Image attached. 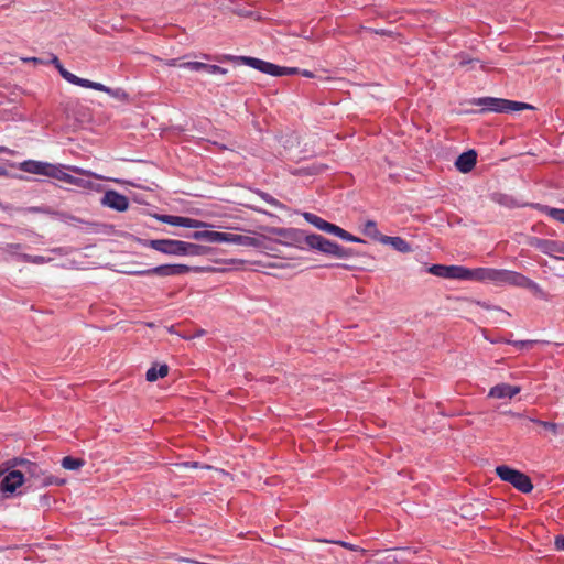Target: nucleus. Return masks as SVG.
Listing matches in <instances>:
<instances>
[{
	"instance_id": "obj_1",
	"label": "nucleus",
	"mask_w": 564,
	"mask_h": 564,
	"mask_svg": "<svg viewBox=\"0 0 564 564\" xmlns=\"http://www.w3.org/2000/svg\"><path fill=\"white\" fill-rule=\"evenodd\" d=\"M270 234L280 236L288 240V243L300 245L305 243L310 249L317 250L324 254L333 256L338 259H348L356 257L358 253L351 248H345L333 242L325 237L316 234L304 235L303 231L285 228H269Z\"/></svg>"
},
{
	"instance_id": "obj_2",
	"label": "nucleus",
	"mask_w": 564,
	"mask_h": 564,
	"mask_svg": "<svg viewBox=\"0 0 564 564\" xmlns=\"http://www.w3.org/2000/svg\"><path fill=\"white\" fill-rule=\"evenodd\" d=\"M195 240H204L210 243H231L243 247H259V239L250 236L231 234V232H221V231H213V230H200L195 231L189 236Z\"/></svg>"
},
{
	"instance_id": "obj_3",
	"label": "nucleus",
	"mask_w": 564,
	"mask_h": 564,
	"mask_svg": "<svg viewBox=\"0 0 564 564\" xmlns=\"http://www.w3.org/2000/svg\"><path fill=\"white\" fill-rule=\"evenodd\" d=\"M7 470L14 467H21L22 473L24 474V478H33L35 480H40L41 486H50V485H63L65 481L53 476H45L41 467L28 459L24 458H12L6 462Z\"/></svg>"
},
{
	"instance_id": "obj_4",
	"label": "nucleus",
	"mask_w": 564,
	"mask_h": 564,
	"mask_svg": "<svg viewBox=\"0 0 564 564\" xmlns=\"http://www.w3.org/2000/svg\"><path fill=\"white\" fill-rule=\"evenodd\" d=\"M496 474L501 480L511 484L523 494H529L533 490V484L529 476L507 465L496 467Z\"/></svg>"
},
{
	"instance_id": "obj_5",
	"label": "nucleus",
	"mask_w": 564,
	"mask_h": 564,
	"mask_svg": "<svg viewBox=\"0 0 564 564\" xmlns=\"http://www.w3.org/2000/svg\"><path fill=\"white\" fill-rule=\"evenodd\" d=\"M189 271L194 272H213L214 268H191L185 264H162L155 268L140 270L132 272L135 275H158V276H173L188 273Z\"/></svg>"
},
{
	"instance_id": "obj_6",
	"label": "nucleus",
	"mask_w": 564,
	"mask_h": 564,
	"mask_svg": "<svg viewBox=\"0 0 564 564\" xmlns=\"http://www.w3.org/2000/svg\"><path fill=\"white\" fill-rule=\"evenodd\" d=\"M475 105L484 106V110H490L495 112H513L524 109H530L532 106L525 102L512 101L502 98L484 97L478 98L474 101Z\"/></svg>"
},
{
	"instance_id": "obj_7",
	"label": "nucleus",
	"mask_w": 564,
	"mask_h": 564,
	"mask_svg": "<svg viewBox=\"0 0 564 564\" xmlns=\"http://www.w3.org/2000/svg\"><path fill=\"white\" fill-rule=\"evenodd\" d=\"M501 285H512L518 288H523L532 291L536 295H542V289L538 283L523 275L522 273L505 270L501 271L500 278V286Z\"/></svg>"
},
{
	"instance_id": "obj_8",
	"label": "nucleus",
	"mask_w": 564,
	"mask_h": 564,
	"mask_svg": "<svg viewBox=\"0 0 564 564\" xmlns=\"http://www.w3.org/2000/svg\"><path fill=\"white\" fill-rule=\"evenodd\" d=\"M528 245L532 248L538 249L542 253L550 256V257H553L556 259H564L563 257L558 256V254L564 256V242L563 241L531 237L528 240Z\"/></svg>"
},
{
	"instance_id": "obj_9",
	"label": "nucleus",
	"mask_w": 564,
	"mask_h": 564,
	"mask_svg": "<svg viewBox=\"0 0 564 564\" xmlns=\"http://www.w3.org/2000/svg\"><path fill=\"white\" fill-rule=\"evenodd\" d=\"M67 170L72 171L73 173H75L79 176H74V175L67 173L64 183L76 186L82 189H90L94 187V183L90 180V177H95L98 180L101 178L97 174L91 173L87 170L77 167V166H68Z\"/></svg>"
},
{
	"instance_id": "obj_10",
	"label": "nucleus",
	"mask_w": 564,
	"mask_h": 564,
	"mask_svg": "<svg viewBox=\"0 0 564 564\" xmlns=\"http://www.w3.org/2000/svg\"><path fill=\"white\" fill-rule=\"evenodd\" d=\"M143 246L165 254L182 256L183 241L173 239H152L145 240Z\"/></svg>"
},
{
	"instance_id": "obj_11",
	"label": "nucleus",
	"mask_w": 564,
	"mask_h": 564,
	"mask_svg": "<svg viewBox=\"0 0 564 564\" xmlns=\"http://www.w3.org/2000/svg\"><path fill=\"white\" fill-rule=\"evenodd\" d=\"M226 59L228 61H238L243 65L250 66L254 69H258L264 74H269L271 76H274L276 74L275 72L279 69V65H275L270 62H265L256 57L250 56H226Z\"/></svg>"
},
{
	"instance_id": "obj_12",
	"label": "nucleus",
	"mask_w": 564,
	"mask_h": 564,
	"mask_svg": "<svg viewBox=\"0 0 564 564\" xmlns=\"http://www.w3.org/2000/svg\"><path fill=\"white\" fill-rule=\"evenodd\" d=\"M3 471H0V477ZM24 482V474L21 470H11L0 479V490L13 494Z\"/></svg>"
},
{
	"instance_id": "obj_13",
	"label": "nucleus",
	"mask_w": 564,
	"mask_h": 564,
	"mask_svg": "<svg viewBox=\"0 0 564 564\" xmlns=\"http://www.w3.org/2000/svg\"><path fill=\"white\" fill-rule=\"evenodd\" d=\"M158 219L171 226H178L185 228H204L208 226V224L204 221L183 216L161 215L158 216Z\"/></svg>"
},
{
	"instance_id": "obj_14",
	"label": "nucleus",
	"mask_w": 564,
	"mask_h": 564,
	"mask_svg": "<svg viewBox=\"0 0 564 564\" xmlns=\"http://www.w3.org/2000/svg\"><path fill=\"white\" fill-rule=\"evenodd\" d=\"M101 203L102 205L112 208L117 212H124L129 207L128 197L112 189L107 191L104 194Z\"/></svg>"
},
{
	"instance_id": "obj_15",
	"label": "nucleus",
	"mask_w": 564,
	"mask_h": 564,
	"mask_svg": "<svg viewBox=\"0 0 564 564\" xmlns=\"http://www.w3.org/2000/svg\"><path fill=\"white\" fill-rule=\"evenodd\" d=\"M501 271H502V269L476 268V269H473L471 281L491 282L495 285L500 286Z\"/></svg>"
},
{
	"instance_id": "obj_16",
	"label": "nucleus",
	"mask_w": 564,
	"mask_h": 564,
	"mask_svg": "<svg viewBox=\"0 0 564 564\" xmlns=\"http://www.w3.org/2000/svg\"><path fill=\"white\" fill-rule=\"evenodd\" d=\"M64 79L73 85H76V86H80L84 88H90V89H95L98 91H104V93L112 95L111 88L105 86L104 84L97 83V82H91V80L85 79V78H80L73 73L64 74Z\"/></svg>"
},
{
	"instance_id": "obj_17",
	"label": "nucleus",
	"mask_w": 564,
	"mask_h": 564,
	"mask_svg": "<svg viewBox=\"0 0 564 564\" xmlns=\"http://www.w3.org/2000/svg\"><path fill=\"white\" fill-rule=\"evenodd\" d=\"M477 162V153L475 150L463 152L456 160L455 166L462 173L470 172Z\"/></svg>"
},
{
	"instance_id": "obj_18",
	"label": "nucleus",
	"mask_w": 564,
	"mask_h": 564,
	"mask_svg": "<svg viewBox=\"0 0 564 564\" xmlns=\"http://www.w3.org/2000/svg\"><path fill=\"white\" fill-rule=\"evenodd\" d=\"M303 217L305 218V220L307 223L312 224L317 229L325 231L327 234L334 235V236L336 235V231L338 230V227H339L335 224L324 220L319 216L312 214V213H304Z\"/></svg>"
},
{
	"instance_id": "obj_19",
	"label": "nucleus",
	"mask_w": 564,
	"mask_h": 564,
	"mask_svg": "<svg viewBox=\"0 0 564 564\" xmlns=\"http://www.w3.org/2000/svg\"><path fill=\"white\" fill-rule=\"evenodd\" d=\"M520 391H521V388L519 386H511L508 383H499L490 389L489 397L496 398V399H502V398L511 399L516 394H518Z\"/></svg>"
},
{
	"instance_id": "obj_20",
	"label": "nucleus",
	"mask_w": 564,
	"mask_h": 564,
	"mask_svg": "<svg viewBox=\"0 0 564 564\" xmlns=\"http://www.w3.org/2000/svg\"><path fill=\"white\" fill-rule=\"evenodd\" d=\"M512 417L514 419H519V420H522L523 422H532L539 426H541L542 429L546 430L547 432H550L552 435H557L560 433V430H561V425L556 424V423H553V422H546V421H541V420H538V419H534V417H530V416H524L523 414L521 413H514V412H510L509 413Z\"/></svg>"
},
{
	"instance_id": "obj_21",
	"label": "nucleus",
	"mask_w": 564,
	"mask_h": 564,
	"mask_svg": "<svg viewBox=\"0 0 564 564\" xmlns=\"http://www.w3.org/2000/svg\"><path fill=\"white\" fill-rule=\"evenodd\" d=\"M48 164L47 162L26 160L20 164V170L26 173L46 176Z\"/></svg>"
},
{
	"instance_id": "obj_22",
	"label": "nucleus",
	"mask_w": 564,
	"mask_h": 564,
	"mask_svg": "<svg viewBox=\"0 0 564 564\" xmlns=\"http://www.w3.org/2000/svg\"><path fill=\"white\" fill-rule=\"evenodd\" d=\"M380 242L383 245H389L394 250L402 253H409L412 251L410 243L401 237L381 236Z\"/></svg>"
},
{
	"instance_id": "obj_23",
	"label": "nucleus",
	"mask_w": 564,
	"mask_h": 564,
	"mask_svg": "<svg viewBox=\"0 0 564 564\" xmlns=\"http://www.w3.org/2000/svg\"><path fill=\"white\" fill-rule=\"evenodd\" d=\"M473 269H468L462 265H449L448 278L451 280L471 281Z\"/></svg>"
},
{
	"instance_id": "obj_24",
	"label": "nucleus",
	"mask_w": 564,
	"mask_h": 564,
	"mask_svg": "<svg viewBox=\"0 0 564 564\" xmlns=\"http://www.w3.org/2000/svg\"><path fill=\"white\" fill-rule=\"evenodd\" d=\"M209 251L208 247L183 241L182 256H206Z\"/></svg>"
},
{
	"instance_id": "obj_25",
	"label": "nucleus",
	"mask_w": 564,
	"mask_h": 564,
	"mask_svg": "<svg viewBox=\"0 0 564 564\" xmlns=\"http://www.w3.org/2000/svg\"><path fill=\"white\" fill-rule=\"evenodd\" d=\"M169 373V366L166 364L160 365L156 367V365L152 366L145 375V378L148 381L153 382L156 381L159 378H164Z\"/></svg>"
},
{
	"instance_id": "obj_26",
	"label": "nucleus",
	"mask_w": 564,
	"mask_h": 564,
	"mask_svg": "<svg viewBox=\"0 0 564 564\" xmlns=\"http://www.w3.org/2000/svg\"><path fill=\"white\" fill-rule=\"evenodd\" d=\"M67 172H65V166L48 164L46 176L64 182L66 178Z\"/></svg>"
},
{
	"instance_id": "obj_27",
	"label": "nucleus",
	"mask_w": 564,
	"mask_h": 564,
	"mask_svg": "<svg viewBox=\"0 0 564 564\" xmlns=\"http://www.w3.org/2000/svg\"><path fill=\"white\" fill-rule=\"evenodd\" d=\"M85 465V462L80 458H74L72 456H65L62 459V467L67 470H77Z\"/></svg>"
},
{
	"instance_id": "obj_28",
	"label": "nucleus",
	"mask_w": 564,
	"mask_h": 564,
	"mask_svg": "<svg viewBox=\"0 0 564 564\" xmlns=\"http://www.w3.org/2000/svg\"><path fill=\"white\" fill-rule=\"evenodd\" d=\"M362 232L372 239H378L379 241H380V237L382 236V235H380V232L377 228V224L373 220H367L365 223Z\"/></svg>"
},
{
	"instance_id": "obj_29",
	"label": "nucleus",
	"mask_w": 564,
	"mask_h": 564,
	"mask_svg": "<svg viewBox=\"0 0 564 564\" xmlns=\"http://www.w3.org/2000/svg\"><path fill=\"white\" fill-rule=\"evenodd\" d=\"M448 267L449 265H444V264H433L429 268L427 271L435 276L447 279L448 278Z\"/></svg>"
},
{
	"instance_id": "obj_30",
	"label": "nucleus",
	"mask_w": 564,
	"mask_h": 564,
	"mask_svg": "<svg viewBox=\"0 0 564 564\" xmlns=\"http://www.w3.org/2000/svg\"><path fill=\"white\" fill-rule=\"evenodd\" d=\"M22 261L28 263H34V264H43L48 262L50 259L43 257V256H31L26 253H22L19 256Z\"/></svg>"
},
{
	"instance_id": "obj_31",
	"label": "nucleus",
	"mask_w": 564,
	"mask_h": 564,
	"mask_svg": "<svg viewBox=\"0 0 564 564\" xmlns=\"http://www.w3.org/2000/svg\"><path fill=\"white\" fill-rule=\"evenodd\" d=\"M335 236L341 238L343 240L350 241V242H364V240H361L358 237L352 236L351 234H349L348 231L344 230L340 227H338V230L336 231Z\"/></svg>"
},
{
	"instance_id": "obj_32",
	"label": "nucleus",
	"mask_w": 564,
	"mask_h": 564,
	"mask_svg": "<svg viewBox=\"0 0 564 564\" xmlns=\"http://www.w3.org/2000/svg\"><path fill=\"white\" fill-rule=\"evenodd\" d=\"M181 67L194 70V72H199L203 69L206 70L207 64L202 63V62H183Z\"/></svg>"
},
{
	"instance_id": "obj_33",
	"label": "nucleus",
	"mask_w": 564,
	"mask_h": 564,
	"mask_svg": "<svg viewBox=\"0 0 564 564\" xmlns=\"http://www.w3.org/2000/svg\"><path fill=\"white\" fill-rule=\"evenodd\" d=\"M259 196L264 200L267 202L269 205L273 206V207H276V208H283L284 205L282 203H280L278 199H275L273 196H271L270 194L268 193H264V192H259L258 193Z\"/></svg>"
},
{
	"instance_id": "obj_34",
	"label": "nucleus",
	"mask_w": 564,
	"mask_h": 564,
	"mask_svg": "<svg viewBox=\"0 0 564 564\" xmlns=\"http://www.w3.org/2000/svg\"><path fill=\"white\" fill-rule=\"evenodd\" d=\"M546 214L553 219L564 224V209L546 207Z\"/></svg>"
},
{
	"instance_id": "obj_35",
	"label": "nucleus",
	"mask_w": 564,
	"mask_h": 564,
	"mask_svg": "<svg viewBox=\"0 0 564 564\" xmlns=\"http://www.w3.org/2000/svg\"><path fill=\"white\" fill-rule=\"evenodd\" d=\"M274 76H285V75H295L300 73V69L296 67H282L279 66V69L275 72Z\"/></svg>"
},
{
	"instance_id": "obj_36",
	"label": "nucleus",
	"mask_w": 564,
	"mask_h": 564,
	"mask_svg": "<svg viewBox=\"0 0 564 564\" xmlns=\"http://www.w3.org/2000/svg\"><path fill=\"white\" fill-rule=\"evenodd\" d=\"M332 542L335 543V544H338V545H340V546H343V547H345L347 550H350V551H359L361 553L366 552V550L360 549L357 545L348 543V542H345V541H332Z\"/></svg>"
},
{
	"instance_id": "obj_37",
	"label": "nucleus",
	"mask_w": 564,
	"mask_h": 564,
	"mask_svg": "<svg viewBox=\"0 0 564 564\" xmlns=\"http://www.w3.org/2000/svg\"><path fill=\"white\" fill-rule=\"evenodd\" d=\"M206 70L209 74H221V75H225L228 72L226 68H223V67H220L218 65H210V64H207Z\"/></svg>"
},
{
	"instance_id": "obj_38",
	"label": "nucleus",
	"mask_w": 564,
	"mask_h": 564,
	"mask_svg": "<svg viewBox=\"0 0 564 564\" xmlns=\"http://www.w3.org/2000/svg\"><path fill=\"white\" fill-rule=\"evenodd\" d=\"M54 66L57 68V70L59 72L61 76L64 78V74L66 73H69L66 68H64V66L62 65V63L59 62L58 57L57 56H53L52 61H51Z\"/></svg>"
},
{
	"instance_id": "obj_39",
	"label": "nucleus",
	"mask_w": 564,
	"mask_h": 564,
	"mask_svg": "<svg viewBox=\"0 0 564 564\" xmlns=\"http://www.w3.org/2000/svg\"><path fill=\"white\" fill-rule=\"evenodd\" d=\"M510 344L514 345L518 348H529L532 347L535 343L534 340H517V341H509Z\"/></svg>"
},
{
	"instance_id": "obj_40",
	"label": "nucleus",
	"mask_w": 564,
	"mask_h": 564,
	"mask_svg": "<svg viewBox=\"0 0 564 564\" xmlns=\"http://www.w3.org/2000/svg\"><path fill=\"white\" fill-rule=\"evenodd\" d=\"M21 248L22 246L20 243H7L4 246V251L13 254L17 253Z\"/></svg>"
},
{
	"instance_id": "obj_41",
	"label": "nucleus",
	"mask_w": 564,
	"mask_h": 564,
	"mask_svg": "<svg viewBox=\"0 0 564 564\" xmlns=\"http://www.w3.org/2000/svg\"><path fill=\"white\" fill-rule=\"evenodd\" d=\"M554 544H555L556 550H560V551L564 550V536H562V535L556 536Z\"/></svg>"
},
{
	"instance_id": "obj_42",
	"label": "nucleus",
	"mask_w": 564,
	"mask_h": 564,
	"mask_svg": "<svg viewBox=\"0 0 564 564\" xmlns=\"http://www.w3.org/2000/svg\"><path fill=\"white\" fill-rule=\"evenodd\" d=\"M183 63L180 62V58H172L165 62V65L170 67H181Z\"/></svg>"
},
{
	"instance_id": "obj_43",
	"label": "nucleus",
	"mask_w": 564,
	"mask_h": 564,
	"mask_svg": "<svg viewBox=\"0 0 564 564\" xmlns=\"http://www.w3.org/2000/svg\"><path fill=\"white\" fill-rule=\"evenodd\" d=\"M299 74H301L304 77H308V78L314 77V74L312 72L307 70V69H303V70L300 69Z\"/></svg>"
},
{
	"instance_id": "obj_44",
	"label": "nucleus",
	"mask_w": 564,
	"mask_h": 564,
	"mask_svg": "<svg viewBox=\"0 0 564 564\" xmlns=\"http://www.w3.org/2000/svg\"><path fill=\"white\" fill-rule=\"evenodd\" d=\"M473 62H477V63H479V61H478V59L474 61V59H465V58H462V59H460V62H459V65H460V66H466L467 64H470V63H473Z\"/></svg>"
},
{
	"instance_id": "obj_45",
	"label": "nucleus",
	"mask_w": 564,
	"mask_h": 564,
	"mask_svg": "<svg viewBox=\"0 0 564 564\" xmlns=\"http://www.w3.org/2000/svg\"><path fill=\"white\" fill-rule=\"evenodd\" d=\"M183 466L184 467H195L196 468L198 466V464L196 462H194V463L186 462V463L183 464Z\"/></svg>"
},
{
	"instance_id": "obj_46",
	"label": "nucleus",
	"mask_w": 564,
	"mask_h": 564,
	"mask_svg": "<svg viewBox=\"0 0 564 564\" xmlns=\"http://www.w3.org/2000/svg\"><path fill=\"white\" fill-rule=\"evenodd\" d=\"M7 171L4 167L0 166V176L6 175Z\"/></svg>"
},
{
	"instance_id": "obj_47",
	"label": "nucleus",
	"mask_w": 564,
	"mask_h": 564,
	"mask_svg": "<svg viewBox=\"0 0 564 564\" xmlns=\"http://www.w3.org/2000/svg\"><path fill=\"white\" fill-rule=\"evenodd\" d=\"M29 61H31L32 63H39V62H40V59H39V58H36V57H32V58H30Z\"/></svg>"
},
{
	"instance_id": "obj_48",
	"label": "nucleus",
	"mask_w": 564,
	"mask_h": 564,
	"mask_svg": "<svg viewBox=\"0 0 564 564\" xmlns=\"http://www.w3.org/2000/svg\"><path fill=\"white\" fill-rule=\"evenodd\" d=\"M7 151H8V149H7L6 147H1V145H0V153H4V152H7Z\"/></svg>"
}]
</instances>
